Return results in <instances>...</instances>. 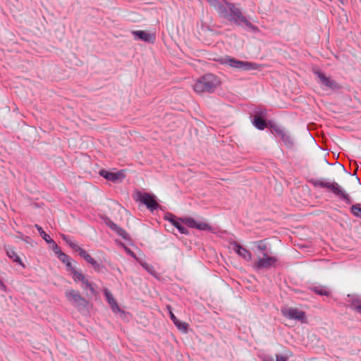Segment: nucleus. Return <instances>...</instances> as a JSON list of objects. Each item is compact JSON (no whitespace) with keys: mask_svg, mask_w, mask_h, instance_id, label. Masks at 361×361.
<instances>
[{"mask_svg":"<svg viewBox=\"0 0 361 361\" xmlns=\"http://www.w3.org/2000/svg\"><path fill=\"white\" fill-rule=\"evenodd\" d=\"M183 221L189 227L195 228L200 230H205L208 225L202 221H197L192 218H185Z\"/></svg>","mask_w":361,"mask_h":361,"instance_id":"f8f14e48","label":"nucleus"},{"mask_svg":"<svg viewBox=\"0 0 361 361\" xmlns=\"http://www.w3.org/2000/svg\"><path fill=\"white\" fill-rule=\"evenodd\" d=\"M173 323L179 330L186 332L188 324L185 322L177 319Z\"/></svg>","mask_w":361,"mask_h":361,"instance_id":"393cba45","label":"nucleus"},{"mask_svg":"<svg viewBox=\"0 0 361 361\" xmlns=\"http://www.w3.org/2000/svg\"><path fill=\"white\" fill-rule=\"evenodd\" d=\"M356 180H357V184H360V180L358 178H356Z\"/></svg>","mask_w":361,"mask_h":361,"instance_id":"473e14b6","label":"nucleus"},{"mask_svg":"<svg viewBox=\"0 0 361 361\" xmlns=\"http://www.w3.org/2000/svg\"><path fill=\"white\" fill-rule=\"evenodd\" d=\"M313 185L315 187L326 188L329 189L334 195L338 196L345 200L347 204L351 202V200L348 194H347L336 182H327L322 180H315L312 181Z\"/></svg>","mask_w":361,"mask_h":361,"instance_id":"7ed1b4c3","label":"nucleus"},{"mask_svg":"<svg viewBox=\"0 0 361 361\" xmlns=\"http://www.w3.org/2000/svg\"><path fill=\"white\" fill-rule=\"evenodd\" d=\"M104 295L106 296V298L108 302L111 306V307L112 308L118 307L117 303H116V300H114V296L111 294V293L107 288H104Z\"/></svg>","mask_w":361,"mask_h":361,"instance_id":"412c9836","label":"nucleus"},{"mask_svg":"<svg viewBox=\"0 0 361 361\" xmlns=\"http://www.w3.org/2000/svg\"><path fill=\"white\" fill-rule=\"evenodd\" d=\"M138 200L140 201L142 203L145 204L148 209L153 211L156 209L158 207V203L157 201L154 199V197L149 195V193H139L138 195Z\"/></svg>","mask_w":361,"mask_h":361,"instance_id":"6e6552de","label":"nucleus"},{"mask_svg":"<svg viewBox=\"0 0 361 361\" xmlns=\"http://www.w3.org/2000/svg\"><path fill=\"white\" fill-rule=\"evenodd\" d=\"M58 258L66 265L68 271H71V273L73 271V269H75L72 266V259L66 254L61 252L58 255Z\"/></svg>","mask_w":361,"mask_h":361,"instance_id":"ddd939ff","label":"nucleus"},{"mask_svg":"<svg viewBox=\"0 0 361 361\" xmlns=\"http://www.w3.org/2000/svg\"><path fill=\"white\" fill-rule=\"evenodd\" d=\"M221 64L229 66L231 68L240 70H255L257 64L249 61L237 60L231 56H225L219 59Z\"/></svg>","mask_w":361,"mask_h":361,"instance_id":"20e7f679","label":"nucleus"},{"mask_svg":"<svg viewBox=\"0 0 361 361\" xmlns=\"http://www.w3.org/2000/svg\"><path fill=\"white\" fill-rule=\"evenodd\" d=\"M65 295L67 300L72 304L82 305L85 301V299L80 295L78 291L73 289H68L66 290Z\"/></svg>","mask_w":361,"mask_h":361,"instance_id":"9d476101","label":"nucleus"},{"mask_svg":"<svg viewBox=\"0 0 361 361\" xmlns=\"http://www.w3.org/2000/svg\"><path fill=\"white\" fill-rule=\"evenodd\" d=\"M35 228L37 229V231H39L40 235L42 237V238L47 243H49V242H51L53 239L51 238V237L47 235L42 229V228L41 226H39V225L37 224H35Z\"/></svg>","mask_w":361,"mask_h":361,"instance_id":"5701e85b","label":"nucleus"},{"mask_svg":"<svg viewBox=\"0 0 361 361\" xmlns=\"http://www.w3.org/2000/svg\"><path fill=\"white\" fill-rule=\"evenodd\" d=\"M167 308H168L169 312L170 317H171V320L173 321V322H174L178 319L176 318V317L173 313L171 307L170 306H168Z\"/></svg>","mask_w":361,"mask_h":361,"instance_id":"c85d7f7f","label":"nucleus"},{"mask_svg":"<svg viewBox=\"0 0 361 361\" xmlns=\"http://www.w3.org/2000/svg\"><path fill=\"white\" fill-rule=\"evenodd\" d=\"M99 174L102 176H103L104 178H105L106 179H107L109 180H111V181H116L122 176V173L120 172L119 173H113V172H109V171H107L105 170H102L99 172Z\"/></svg>","mask_w":361,"mask_h":361,"instance_id":"4468645a","label":"nucleus"},{"mask_svg":"<svg viewBox=\"0 0 361 361\" xmlns=\"http://www.w3.org/2000/svg\"><path fill=\"white\" fill-rule=\"evenodd\" d=\"M212 5L216 9L219 15L228 20L231 23L236 25L244 24L247 27L255 30L254 26L243 14L241 10L235 4L226 3V6L217 2L216 0H210Z\"/></svg>","mask_w":361,"mask_h":361,"instance_id":"f257e3e1","label":"nucleus"},{"mask_svg":"<svg viewBox=\"0 0 361 361\" xmlns=\"http://www.w3.org/2000/svg\"><path fill=\"white\" fill-rule=\"evenodd\" d=\"M283 315L290 319H295L303 322L305 319V312L293 307H284L281 310Z\"/></svg>","mask_w":361,"mask_h":361,"instance_id":"0eeeda50","label":"nucleus"},{"mask_svg":"<svg viewBox=\"0 0 361 361\" xmlns=\"http://www.w3.org/2000/svg\"><path fill=\"white\" fill-rule=\"evenodd\" d=\"M6 254L8 255V257L9 258H11V259H13V262H17L20 265H23V263H22V261H21V259L20 258V257L17 255V253L16 252L15 250L13 249V247H7L6 248Z\"/></svg>","mask_w":361,"mask_h":361,"instance_id":"a211bd4d","label":"nucleus"},{"mask_svg":"<svg viewBox=\"0 0 361 361\" xmlns=\"http://www.w3.org/2000/svg\"><path fill=\"white\" fill-rule=\"evenodd\" d=\"M251 244L256 247V250L253 249V251L256 255H259V252H264L267 249V244L265 240L254 241L252 242Z\"/></svg>","mask_w":361,"mask_h":361,"instance_id":"dca6fc26","label":"nucleus"},{"mask_svg":"<svg viewBox=\"0 0 361 361\" xmlns=\"http://www.w3.org/2000/svg\"><path fill=\"white\" fill-rule=\"evenodd\" d=\"M356 310L358 312L361 314V305H359L356 307Z\"/></svg>","mask_w":361,"mask_h":361,"instance_id":"2f4dec72","label":"nucleus"},{"mask_svg":"<svg viewBox=\"0 0 361 361\" xmlns=\"http://www.w3.org/2000/svg\"><path fill=\"white\" fill-rule=\"evenodd\" d=\"M252 123L259 130H264L267 127L265 120L259 115L254 116Z\"/></svg>","mask_w":361,"mask_h":361,"instance_id":"6ab92c4d","label":"nucleus"},{"mask_svg":"<svg viewBox=\"0 0 361 361\" xmlns=\"http://www.w3.org/2000/svg\"><path fill=\"white\" fill-rule=\"evenodd\" d=\"M233 250L243 259L246 260L247 262H250L252 259V253L247 250L246 248L242 247L239 244L234 243L233 245Z\"/></svg>","mask_w":361,"mask_h":361,"instance_id":"9b49d317","label":"nucleus"},{"mask_svg":"<svg viewBox=\"0 0 361 361\" xmlns=\"http://www.w3.org/2000/svg\"><path fill=\"white\" fill-rule=\"evenodd\" d=\"M353 214L358 218H361V204H356L351 207Z\"/></svg>","mask_w":361,"mask_h":361,"instance_id":"b1692460","label":"nucleus"},{"mask_svg":"<svg viewBox=\"0 0 361 361\" xmlns=\"http://www.w3.org/2000/svg\"><path fill=\"white\" fill-rule=\"evenodd\" d=\"M276 361H287L288 360V357L284 355H277L276 356Z\"/></svg>","mask_w":361,"mask_h":361,"instance_id":"c756f323","label":"nucleus"},{"mask_svg":"<svg viewBox=\"0 0 361 361\" xmlns=\"http://www.w3.org/2000/svg\"><path fill=\"white\" fill-rule=\"evenodd\" d=\"M73 279L75 281L82 282V288L85 290H89L92 295H95L96 291L92 284L88 281L86 276L80 271L73 269L71 272Z\"/></svg>","mask_w":361,"mask_h":361,"instance_id":"423d86ee","label":"nucleus"},{"mask_svg":"<svg viewBox=\"0 0 361 361\" xmlns=\"http://www.w3.org/2000/svg\"><path fill=\"white\" fill-rule=\"evenodd\" d=\"M166 219L171 222V224L174 226L180 233H187V229L177 220L176 217L171 214L169 216H167Z\"/></svg>","mask_w":361,"mask_h":361,"instance_id":"f3484780","label":"nucleus"},{"mask_svg":"<svg viewBox=\"0 0 361 361\" xmlns=\"http://www.w3.org/2000/svg\"><path fill=\"white\" fill-rule=\"evenodd\" d=\"M319 80V82L326 88L337 89L338 88V84L329 77H326L322 72L317 71L314 72Z\"/></svg>","mask_w":361,"mask_h":361,"instance_id":"1a4fd4ad","label":"nucleus"},{"mask_svg":"<svg viewBox=\"0 0 361 361\" xmlns=\"http://www.w3.org/2000/svg\"><path fill=\"white\" fill-rule=\"evenodd\" d=\"M49 244L51 245V247L54 252L58 255L60 252H61V250L60 247L57 245V244L54 242V240H52L51 242H49Z\"/></svg>","mask_w":361,"mask_h":361,"instance_id":"cd10ccee","label":"nucleus"},{"mask_svg":"<svg viewBox=\"0 0 361 361\" xmlns=\"http://www.w3.org/2000/svg\"><path fill=\"white\" fill-rule=\"evenodd\" d=\"M67 244L75 251L78 252L81 247L79 246L78 243L73 240L72 238L71 240H67Z\"/></svg>","mask_w":361,"mask_h":361,"instance_id":"bb28decb","label":"nucleus"},{"mask_svg":"<svg viewBox=\"0 0 361 361\" xmlns=\"http://www.w3.org/2000/svg\"><path fill=\"white\" fill-rule=\"evenodd\" d=\"M314 293L320 295H328L329 292L326 288L323 287H314L313 288Z\"/></svg>","mask_w":361,"mask_h":361,"instance_id":"a878e982","label":"nucleus"},{"mask_svg":"<svg viewBox=\"0 0 361 361\" xmlns=\"http://www.w3.org/2000/svg\"><path fill=\"white\" fill-rule=\"evenodd\" d=\"M62 238L63 240L67 243V240H71V238L65 235H62Z\"/></svg>","mask_w":361,"mask_h":361,"instance_id":"7c9ffc66","label":"nucleus"},{"mask_svg":"<svg viewBox=\"0 0 361 361\" xmlns=\"http://www.w3.org/2000/svg\"><path fill=\"white\" fill-rule=\"evenodd\" d=\"M144 267H145V269H147V270H149V269H148V266H147V265L146 267H145V266H144Z\"/></svg>","mask_w":361,"mask_h":361,"instance_id":"72a5a7b5","label":"nucleus"},{"mask_svg":"<svg viewBox=\"0 0 361 361\" xmlns=\"http://www.w3.org/2000/svg\"><path fill=\"white\" fill-rule=\"evenodd\" d=\"M219 84V81L214 75L207 74L195 82L193 89L197 93L212 92Z\"/></svg>","mask_w":361,"mask_h":361,"instance_id":"f03ea898","label":"nucleus"},{"mask_svg":"<svg viewBox=\"0 0 361 361\" xmlns=\"http://www.w3.org/2000/svg\"><path fill=\"white\" fill-rule=\"evenodd\" d=\"M277 258L263 253L262 256L257 254V259L254 263V267L257 269H269L275 267Z\"/></svg>","mask_w":361,"mask_h":361,"instance_id":"39448f33","label":"nucleus"},{"mask_svg":"<svg viewBox=\"0 0 361 361\" xmlns=\"http://www.w3.org/2000/svg\"><path fill=\"white\" fill-rule=\"evenodd\" d=\"M110 227L114 230L119 235H121V237H123L124 239H126L127 238V233L125 230H123V228L118 227L116 224L112 223L111 225H110Z\"/></svg>","mask_w":361,"mask_h":361,"instance_id":"4be33fe9","label":"nucleus"},{"mask_svg":"<svg viewBox=\"0 0 361 361\" xmlns=\"http://www.w3.org/2000/svg\"><path fill=\"white\" fill-rule=\"evenodd\" d=\"M78 253L80 257L85 259L88 263L92 264L94 267L97 265V261L93 259L84 249L81 247V249L78 251Z\"/></svg>","mask_w":361,"mask_h":361,"instance_id":"aec40b11","label":"nucleus"},{"mask_svg":"<svg viewBox=\"0 0 361 361\" xmlns=\"http://www.w3.org/2000/svg\"><path fill=\"white\" fill-rule=\"evenodd\" d=\"M133 34L135 36L138 37L139 39L145 42H152L154 39V37L153 35H151L143 30L133 31Z\"/></svg>","mask_w":361,"mask_h":361,"instance_id":"2eb2a0df","label":"nucleus"}]
</instances>
